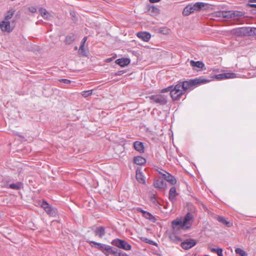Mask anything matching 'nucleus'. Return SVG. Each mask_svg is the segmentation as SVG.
I'll list each match as a JSON object with an SVG mask.
<instances>
[{
  "mask_svg": "<svg viewBox=\"0 0 256 256\" xmlns=\"http://www.w3.org/2000/svg\"><path fill=\"white\" fill-rule=\"evenodd\" d=\"M162 174L165 180L170 182L171 184L174 185L176 183V180L175 177L170 173L166 172V174Z\"/></svg>",
  "mask_w": 256,
  "mask_h": 256,
  "instance_id": "nucleus-18",
  "label": "nucleus"
},
{
  "mask_svg": "<svg viewBox=\"0 0 256 256\" xmlns=\"http://www.w3.org/2000/svg\"><path fill=\"white\" fill-rule=\"evenodd\" d=\"M136 177L138 182L142 184H146L144 176L142 171V168L140 167H138L136 169Z\"/></svg>",
  "mask_w": 256,
  "mask_h": 256,
  "instance_id": "nucleus-13",
  "label": "nucleus"
},
{
  "mask_svg": "<svg viewBox=\"0 0 256 256\" xmlns=\"http://www.w3.org/2000/svg\"><path fill=\"white\" fill-rule=\"evenodd\" d=\"M210 80L207 78H196L186 80H180L176 84H173L161 90L162 93L170 92L174 100H178L188 90H192L194 86L208 83Z\"/></svg>",
  "mask_w": 256,
  "mask_h": 256,
  "instance_id": "nucleus-1",
  "label": "nucleus"
},
{
  "mask_svg": "<svg viewBox=\"0 0 256 256\" xmlns=\"http://www.w3.org/2000/svg\"><path fill=\"white\" fill-rule=\"evenodd\" d=\"M111 60H112V58H111L107 59V62H110Z\"/></svg>",
  "mask_w": 256,
  "mask_h": 256,
  "instance_id": "nucleus-56",
  "label": "nucleus"
},
{
  "mask_svg": "<svg viewBox=\"0 0 256 256\" xmlns=\"http://www.w3.org/2000/svg\"><path fill=\"white\" fill-rule=\"evenodd\" d=\"M84 46L82 44H80L79 50H78V53L80 55L83 56H87V53L86 52V49L84 48Z\"/></svg>",
  "mask_w": 256,
  "mask_h": 256,
  "instance_id": "nucleus-31",
  "label": "nucleus"
},
{
  "mask_svg": "<svg viewBox=\"0 0 256 256\" xmlns=\"http://www.w3.org/2000/svg\"><path fill=\"white\" fill-rule=\"evenodd\" d=\"M194 10L192 3L187 4L184 8L182 14L184 16H188L190 14L194 13Z\"/></svg>",
  "mask_w": 256,
  "mask_h": 256,
  "instance_id": "nucleus-19",
  "label": "nucleus"
},
{
  "mask_svg": "<svg viewBox=\"0 0 256 256\" xmlns=\"http://www.w3.org/2000/svg\"><path fill=\"white\" fill-rule=\"evenodd\" d=\"M70 15L72 17V20L74 22H76L77 20H78V18L76 16V14H75V12L73 11H71L70 12Z\"/></svg>",
  "mask_w": 256,
  "mask_h": 256,
  "instance_id": "nucleus-39",
  "label": "nucleus"
},
{
  "mask_svg": "<svg viewBox=\"0 0 256 256\" xmlns=\"http://www.w3.org/2000/svg\"><path fill=\"white\" fill-rule=\"evenodd\" d=\"M226 13V12H218L216 13V16L218 17H223V18H226L228 17L227 15L224 14Z\"/></svg>",
  "mask_w": 256,
  "mask_h": 256,
  "instance_id": "nucleus-38",
  "label": "nucleus"
},
{
  "mask_svg": "<svg viewBox=\"0 0 256 256\" xmlns=\"http://www.w3.org/2000/svg\"><path fill=\"white\" fill-rule=\"evenodd\" d=\"M112 255L114 256H129V255L124 252L116 248H114Z\"/></svg>",
  "mask_w": 256,
  "mask_h": 256,
  "instance_id": "nucleus-25",
  "label": "nucleus"
},
{
  "mask_svg": "<svg viewBox=\"0 0 256 256\" xmlns=\"http://www.w3.org/2000/svg\"><path fill=\"white\" fill-rule=\"evenodd\" d=\"M154 200H155V196H154H154H152V197H151V200H152L153 202H154Z\"/></svg>",
  "mask_w": 256,
  "mask_h": 256,
  "instance_id": "nucleus-53",
  "label": "nucleus"
},
{
  "mask_svg": "<svg viewBox=\"0 0 256 256\" xmlns=\"http://www.w3.org/2000/svg\"><path fill=\"white\" fill-rule=\"evenodd\" d=\"M144 217L153 222H155L156 221V218L148 212H146L145 215L144 216Z\"/></svg>",
  "mask_w": 256,
  "mask_h": 256,
  "instance_id": "nucleus-27",
  "label": "nucleus"
},
{
  "mask_svg": "<svg viewBox=\"0 0 256 256\" xmlns=\"http://www.w3.org/2000/svg\"><path fill=\"white\" fill-rule=\"evenodd\" d=\"M125 72H126V71L124 70H120V71H118L117 72H116L112 74V76H121L122 74H124Z\"/></svg>",
  "mask_w": 256,
  "mask_h": 256,
  "instance_id": "nucleus-40",
  "label": "nucleus"
},
{
  "mask_svg": "<svg viewBox=\"0 0 256 256\" xmlns=\"http://www.w3.org/2000/svg\"><path fill=\"white\" fill-rule=\"evenodd\" d=\"M170 238L174 242L176 243H178V242L182 241V238L175 234L170 235Z\"/></svg>",
  "mask_w": 256,
  "mask_h": 256,
  "instance_id": "nucleus-32",
  "label": "nucleus"
},
{
  "mask_svg": "<svg viewBox=\"0 0 256 256\" xmlns=\"http://www.w3.org/2000/svg\"><path fill=\"white\" fill-rule=\"evenodd\" d=\"M60 82H63L66 84H70L71 81L70 80L66 78H62L58 80Z\"/></svg>",
  "mask_w": 256,
  "mask_h": 256,
  "instance_id": "nucleus-41",
  "label": "nucleus"
},
{
  "mask_svg": "<svg viewBox=\"0 0 256 256\" xmlns=\"http://www.w3.org/2000/svg\"><path fill=\"white\" fill-rule=\"evenodd\" d=\"M178 194L176 192V190L175 186L172 187L169 191L168 199L170 201L174 204L176 202V198Z\"/></svg>",
  "mask_w": 256,
  "mask_h": 256,
  "instance_id": "nucleus-14",
  "label": "nucleus"
},
{
  "mask_svg": "<svg viewBox=\"0 0 256 256\" xmlns=\"http://www.w3.org/2000/svg\"><path fill=\"white\" fill-rule=\"evenodd\" d=\"M9 188L13 190H16V183H12L9 185Z\"/></svg>",
  "mask_w": 256,
  "mask_h": 256,
  "instance_id": "nucleus-44",
  "label": "nucleus"
},
{
  "mask_svg": "<svg viewBox=\"0 0 256 256\" xmlns=\"http://www.w3.org/2000/svg\"><path fill=\"white\" fill-rule=\"evenodd\" d=\"M12 134H13L14 135H16V132H15V131H14V130H12Z\"/></svg>",
  "mask_w": 256,
  "mask_h": 256,
  "instance_id": "nucleus-55",
  "label": "nucleus"
},
{
  "mask_svg": "<svg viewBox=\"0 0 256 256\" xmlns=\"http://www.w3.org/2000/svg\"><path fill=\"white\" fill-rule=\"evenodd\" d=\"M197 242L196 240L189 238L182 242L180 246L183 249L187 250L195 246Z\"/></svg>",
  "mask_w": 256,
  "mask_h": 256,
  "instance_id": "nucleus-8",
  "label": "nucleus"
},
{
  "mask_svg": "<svg viewBox=\"0 0 256 256\" xmlns=\"http://www.w3.org/2000/svg\"><path fill=\"white\" fill-rule=\"evenodd\" d=\"M216 220L219 222H220L224 225H226L228 227H230L231 226L230 222L226 220V219L224 218L223 216H218Z\"/></svg>",
  "mask_w": 256,
  "mask_h": 256,
  "instance_id": "nucleus-26",
  "label": "nucleus"
},
{
  "mask_svg": "<svg viewBox=\"0 0 256 256\" xmlns=\"http://www.w3.org/2000/svg\"><path fill=\"white\" fill-rule=\"evenodd\" d=\"M142 240L146 243H147V244H152L153 246H158V244L156 242H155L154 241L152 240H150L148 238H144Z\"/></svg>",
  "mask_w": 256,
  "mask_h": 256,
  "instance_id": "nucleus-34",
  "label": "nucleus"
},
{
  "mask_svg": "<svg viewBox=\"0 0 256 256\" xmlns=\"http://www.w3.org/2000/svg\"><path fill=\"white\" fill-rule=\"evenodd\" d=\"M89 244L92 247L101 251L106 256H108L110 254H113L114 248L110 245L96 242L94 240L90 241Z\"/></svg>",
  "mask_w": 256,
  "mask_h": 256,
  "instance_id": "nucleus-3",
  "label": "nucleus"
},
{
  "mask_svg": "<svg viewBox=\"0 0 256 256\" xmlns=\"http://www.w3.org/2000/svg\"><path fill=\"white\" fill-rule=\"evenodd\" d=\"M146 159L142 156H136L133 158V162L137 165L144 166L146 163Z\"/></svg>",
  "mask_w": 256,
  "mask_h": 256,
  "instance_id": "nucleus-21",
  "label": "nucleus"
},
{
  "mask_svg": "<svg viewBox=\"0 0 256 256\" xmlns=\"http://www.w3.org/2000/svg\"><path fill=\"white\" fill-rule=\"evenodd\" d=\"M111 244L112 245L125 250H130L132 248V246L126 240L118 238L113 240Z\"/></svg>",
  "mask_w": 256,
  "mask_h": 256,
  "instance_id": "nucleus-6",
  "label": "nucleus"
},
{
  "mask_svg": "<svg viewBox=\"0 0 256 256\" xmlns=\"http://www.w3.org/2000/svg\"><path fill=\"white\" fill-rule=\"evenodd\" d=\"M86 40H87V37L86 36H84L82 38V40L80 44H82L83 46H84L85 42L86 41Z\"/></svg>",
  "mask_w": 256,
  "mask_h": 256,
  "instance_id": "nucleus-46",
  "label": "nucleus"
},
{
  "mask_svg": "<svg viewBox=\"0 0 256 256\" xmlns=\"http://www.w3.org/2000/svg\"><path fill=\"white\" fill-rule=\"evenodd\" d=\"M154 186L156 188H162L166 187V184L164 180L159 179L154 182Z\"/></svg>",
  "mask_w": 256,
  "mask_h": 256,
  "instance_id": "nucleus-22",
  "label": "nucleus"
},
{
  "mask_svg": "<svg viewBox=\"0 0 256 256\" xmlns=\"http://www.w3.org/2000/svg\"><path fill=\"white\" fill-rule=\"evenodd\" d=\"M146 212H147V211H146V210H144L143 209L142 210L141 213L142 214L143 216L144 215H145V214H146Z\"/></svg>",
  "mask_w": 256,
  "mask_h": 256,
  "instance_id": "nucleus-50",
  "label": "nucleus"
},
{
  "mask_svg": "<svg viewBox=\"0 0 256 256\" xmlns=\"http://www.w3.org/2000/svg\"><path fill=\"white\" fill-rule=\"evenodd\" d=\"M133 148L135 150L140 154H143L145 152L144 143L140 141H135L133 143Z\"/></svg>",
  "mask_w": 256,
  "mask_h": 256,
  "instance_id": "nucleus-11",
  "label": "nucleus"
},
{
  "mask_svg": "<svg viewBox=\"0 0 256 256\" xmlns=\"http://www.w3.org/2000/svg\"><path fill=\"white\" fill-rule=\"evenodd\" d=\"M253 32L254 28L240 27L231 30L230 34L238 37H244L253 36Z\"/></svg>",
  "mask_w": 256,
  "mask_h": 256,
  "instance_id": "nucleus-4",
  "label": "nucleus"
},
{
  "mask_svg": "<svg viewBox=\"0 0 256 256\" xmlns=\"http://www.w3.org/2000/svg\"><path fill=\"white\" fill-rule=\"evenodd\" d=\"M115 62L121 67H124L130 64V60L129 58H122L116 60Z\"/></svg>",
  "mask_w": 256,
  "mask_h": 256,
  "instance_id": "nucleus-17",
  "label": "nucleus"
},
{
  "mask_svg": "<svg viewBox=\"0 0 256 256\" xmlns=\"http://www.w3.org/2000/svg\"><path fill=\"white\" fill-rule=\"evenodd\" d=\"M160 0H150V2L151 3L158 2H160Z\"/></svg>",
  "mask_w": 256,
  "mask_h": 256,
  "instance_id": "nucleus-48",
  "label": "nucleus"
},
{
  "mask_svg": "<svg viewBox=\"0 0 256 256\" xmlns=\"http://www.w3.org/2000/svg\"><path fill=\"white\" fill-rule=\"evenodd\" d=\"M210 250L212 252L216 253V254H218V256H223V254H222L223 250L222 248H210Z\"/></svg>",
  "mask_w": 256,
  "mask_h": 256,
  "instance_id": "nucleus-28",
  "label": "nucleus"
},
{
  "mask_svg": "<svg viewBox=\"0 0 256 256\" xmlns=\"http://www.w3.org/2000/svg\"><path fill=\"white\" fill-rule=\"evenodd\" d=\"M0 28L2 32L8 33L12 32L13 30V28L10 26V22L5 20H3L0 22Z\"/></svg>",
  "mask_w": 256,
  "mask_h": 256,
  "instance_id": "nucleus-12",
  "label": "nucleus"
},
{
  "mask_svg": "<svg viewBox=\"0 0 256 256\" xmlns=\"http://www.w3.org/2000/svg\"><path fill=\"white\" fill-rule=\"evenodd\" d=\"M236 77V74L234 72H224L216 74L214 76L216 79L224 80L228 78H232Z\"/></svg>",
  "mask_w": 256,
  "mask_h": 256,
  "instance_id": "nucleus-10",
  "label": "nucleus"
},
{
  "mask_svg": "<svg viewBox=\"0 0 256 256\" xmlns=\"http://www.w3.org/2000/svg\"><path fill=\"white\" fill-rule=\"evenodd\" d=\"M146 10L148 12L150 16H156L160 12V10L157 7L150 4L147 6Z\"/></svg>",
  "mask_w": 256,
  "mask_h": 256,
  "instance_id": "nucleus-16",
  "label": "nucleus"
},
{
  "mask_svg": "<svg viewBox=\"0 0 256 256\" xmlns=\"http://www.w3.org/2000/svg\"><path fill=\"white\" fill-rule=\"evenodd\" d=\"M253 36H256V28H254Z\"/></svg>",
  "mask_w": 256,
  "mask_h": 256,
  "instance_id": "nucleus-51",
  "label": "nucleus"
},
{
  "mask_svg": "<svg viewBox=\"0 0 256 256\" xmlns=\"http://www.w3.org/2000/svg\"><path fill=\"white\" fill-rule=\"evenodd\" d=\"M136 36L142 39L145 42H148L150 40L151 38V34L149 32H140L136 34Z\"/></svg>",
  "mask_w": 256,
  "mask_h": 256,
  "instance_id": "nucleus-15",
  "label": "nucleus"
},
{
  "mask_svg": "<svg viewBox=\"0 0 256 256\" xmlns=\"http://www.w3.org/2000/svg\"><path fill=\"white\" fill-rule=\"evenodd\" d=\"M235 252L236 254H239L240 256H248V254L244 250L240 248H237L235 250Z\"/></svg>",
  "mask_w": 256,
  "mask_h": 256,
  "instance_id": "nucleus-30",
  "label": "nucleus"
},
{
  "mask_svg": "<svg viewBox=\"0 0 256 256\" xmlns=\"http://www.w3.org/2000/svg\"><path fill=\"white\" fill-rule=\"evenodd\" d=\"M50 16H51L50 14L48 12V14H46V15L43 16L42 17L44 19L49 20L50 17Z\"/></svg>",
  "mask_w": 256,
  "mask_h": 256,
  "instance_id": "nucleus-45",
  "label": "nucleus"
},
{
  "mask_svg": "<svg viewBox=\"0 0 256 256\" xmlns=\"http://www.w3.org/2000/svg\"><path fill=\"white\" fill-rule=\"evenodd\" d=\"M194 220L193 214L188 212L183 218L176 219L172 222V226L173 230L182 229L184 230L190 229Z\"/></svg>",
  "mask_w": 256,
  "mask_h": 256,
  "instance_id": "nucleus-2",
  "label": "nucleus"
},
{
  "mask_svg": "<svg viewBox=\"0 0 256 256\" xmlns=\"http://www.w3.org/2000/svg\"><path fill=\"white\" fill-rule=\"evenodd\" d=\"M151 103L164 106L168 102V97L164 94H154L149 96Z\"/></svg>",
  "mask_w": 256,
  "mask_h": 256,
  "instance_id": "nucleus-7",
  "label": "nucleus"
},
{
  "mask_svg": "<svg viewBox=\"0 0 256 256\" xmlns=\"http://www.w3.org/2000/svg\"><path fill=\"white\" fill-rule=\"evenodd\" d=\"M242 16V12L239 11H234L232 12V13L230 14V17H237Z\"/></svg>",
  "mask_w": 256,
  "mask_h": 256,
  "instance_id": "nucleus-35",
  "label": "nucleus"
},
{
  "mask_svg": "<svg viewBox=\"0 0 256 256\" xmlns=\"http://www.w3.org/2000/svg\"><path fill=\"white\" fill-rule=\"evenodd\" d=\"M190 65L196 70L197 68L203 70L205 67L204 64L200 60L194 61V60H191L190 61Z\"/></svg>",
  "mask_w": 256,
  "mask_h": 256,
  "instance_id": "nucleus-20",
  "label": "nucleus"
},
{
  "mask_svg": "<svg viewBox=\"0 0 256 256\" xmlns=\"http://www.w3.org/2000/svg\"><path fill=\"white\" fill-rule=\"evenodd\" d=\"M78 49V46H76L74 47V50H76Z\"/></svg>",
  "mask_w": 256,
  "mask_h": 256,
  "instance_id": "nucleus-57",
  "label": "nucleus"
},
{
  "mask_svg": "<svg viewBox=\"0 0 256 256\" xmlns=\"http://www.w3.org/2000/svg\"><path fill=\"white\" fill-rule=\"evenodd\" d=\"M39 12L40 14H41L42 16H43L46 15V14H48V11L46 10V8H40L39 9Z\"/></svg>",
  "mask_w": 256,
  "mask_h": 256,
  "instance_id": "nucleus-37",
  "label": "nucleus"
},
{
  "mask_svg": "<svg viewBox=\"0 0 256 256\" xmlns=\"http://www.w3.org/2000/svg\"><path fill=\"white\" fill-rule=\"evenodd\" d=\"M96 236H98L99 237L102 238L105 235V228L104 226H100L94 230Z\"/></svg>",
  "mask_w": 256,
  "mask_h": 256,
  "instance_id": "nucleus-23",
  "label": "nucleus"
},
{
  "mask_svg": "<svg viewBox=\"0 0 256 256\" xmlns=\"http://www.w3.org/2000/svg\"><path fill=\"white\" fill-rule=\"evenodd\" d=\"M194 12H199L201 10H206L210 7V4L208 3L198 2L194 3L192 2Z\"/></svg>",
  "mask_w": 256,
  "mask_h": 256,
  "instance_id": "nucleus-9",
  "label": "nucleus"
},
{
  "mask_svg": "<svg viewBox=\"0 0 256 256\" xmlns=\"http://www.w3.org/2000/svg\"><path fill=\"white\" fill-rule=\"evenodd\" d=\"M18 194L20 195V196L21 197V198H22V194L21 192H18Z\"/></svg>",
  "mask_w": 256,
  "mask_h": 256,
  "instance_id": "nucleus-54",
  "label": "nucleus"
},
{
  "mask_svg": "<svg viewBox=\"0 0 256 256\" xmlns=\"http://www.w3.org/2000/svg\"><path fill=\"white\" fill-rule=\"evenodd\" d=\"M248 2L249 4L252 3V2H256V0H249Z\"/></svg>",
  "mask_w": 256,
  "mask_h": 256,
  "instance_id": "nucleus-52",
  "label": "nucleus"
},
{
  "mask_svg": "<svg viewBox=\"0 0 256 256\" xmlns=\"http://www.w3.org/2000/svg\"><path fill=\"white\" fill-rule=\"evenodd\" d=\"M40 206L50 216L56 218L58 216L57 208L50 204L46 200H42Z\"/></svg>",
  "mask_w": 256,
  "mask_h": 256,
  "instance_id": "nucleus-5",
  "label": "nucleus"
},
{
  "mask_svg": "<svg viewBox=\"0 0 256 256\" xmlns=\"http://www.w3.org/2000/svg\"><path fill=\"white\" fill-rule=\"evenodd\" d=\"M28 10L32 13H34L36 12V8L35 6H31L28 8Z\"/></svg>",
  "mask_w": 256,
  "mask_h": 256,
  "instance_id": "nucleus-42",
  "label": "nucleus"
},
{
  "mask_svg": "<svg viewBox=\"0 0 256 256\" xmlns=\"http://www.w3.org/2000/svg\"><path fill=\"white\" fill-rule=\"evenodd\" d=\"M17 136V142L20 141L21 142H24L26 141V139L24 137L22 136L21 135L18 134V133L16 134Z\"/></svg>",
  "mask_w": 256,
  "mask_h": 256,
  "instance_id": "nucleus-36",
  "label": "nucleus"
},
{
  "mask_svg": "<svg viewBox=\"0 0 256 256\" xmlns=\"http://www.w3.org/2000/svg\"><path fill=\"white\" fill-rule=\"evenodd\" d=\"M14 10L13 9L10 10L8 11L6 14L4 16V20H8L10 19L14 14Z\"/></svg>",
  "mask_w": 256,
  "mask_h": 256,
  "instance_id": "nucleus-29",
  "label": "nucleus"
},
{
  "mask_svg": "<svg viewBox=\"0 0 256 256\" xmlns=\"http://www.w3.org/2000/svg\"><path fill=\"white\" fill-rule=\"evenodd\" d=\"M92 90H84L82 92V96L84 98H86L92 94Z\"/></svg>",
  "mask_w": 256,
  "mask_h": 256,
  "instance_id": "nucleus-33",
  "label": "nucleus"
},
{
  "mask_svg": "<svg viewBox=\"0 0 256 256\" xmlns=\"http://www.w3.org/2000/svg\"><path fill=\"white\" fill-rule=\"evenodd\" d=\"M24 186V184L22 182H17V190H20Z\"/></svg>",
  "mask_w": 256,
  "mask_h": 256,
  "instance_id": "nucleus-43",
  "label": "nucleus"
},
{
  "mask_svg": "<svg viewBox=\"0 0 256 256\" xmlns=\"http://www.w3.org/2000/svg\"><path fill=\"white\" fill-rule=\"evenodd\" d=\"M248 6L250 8H256V4H248Z\"/></svg>",
  "mask_w": 256,
  "mask_h": 256,
  "instance_id": "nucleus-47",
  "label": "nucleus"
},
{
  "mask_svg": "<svg viewBox=\"0 0 256 256\" xmlns=\"http://www.w3.org/2000/svg\"><path fill=\"white\" fill-rule=\"evenodd\" d=\"M142 210V208L140 207H138L136 208V211L140 212H141Z\"/></svg>",
  "mask_w": 256,
  "mask_h": 256,
  "instance_id": "nucleus-49",
  "label": "nucleus"
},
{
  "mask_svg": "<svg viewBox=\"0 0 256 256\" xmlns=\"http://www.w3.org/2000/svg\"><path fill=\"white\" fill-rule=\"evenodd\" d=\"M76 38V34H70L66 36L65 42L67 44H70L75 40Z\"/></svg>",
  "mask_w": 256,
  "mask_h": 256,
  "instance_id": "nucleus-24",
  "label": "nucleus"
}]
</instances>
